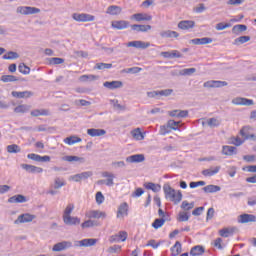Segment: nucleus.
Masks as SVG:
<instances>
[{"instance_id": "10", "label": "nucleus", "mask_w": 256, "mask_h": 256, "mask_svg": "<svg viewBox=\"0 0 256 256\" xmlns=\"http://www.w3.org/2000/svg\"><path fill=\"white\" fill-rule=\"evenodd\" d=\"M97 245V239L86 238L76 242V247H93Z\"/></svg>"}, {"instance_id": "63", "label": "nucleus", "mask_w": 256, "mask_h": 256, "mask_svg": "<svg viewBox=\"0 0 256 256\" xmlns=\"http://www.w3.org/2000/svg\"><path fill=\"white\" fill-rule=\"evenodd\" d=\"M103 201H105V196H103V193L97 192L96 193V203L98 205H101V203H103Z\"/></svg>"}, {"instance_id": "30", "label": "nucleus", "mask_w": 256, "mask_h": 256, "mask_svg": "<svg viewBox=\"0 0 256 256\" xmlns=\"http://www.w3.org/2000/svg\"><path fill=\"white\" fill-rule=\"evenodd\" d=\"M63 221L65 225H79L81 223V219H79V217L72 216L63 217Z\"/></svg>"}, {"instance_id": "7", "label": "nucleus", "mask_w": 256, "mask_h": 256, "mask_svg": "<svg viewBox=\"0 0 256 256\" xmlns=\"http://www.w3.org/2000/svg\"><path fill=\"white\" fill-rule=\"evenodd\" d=\"M71 247H73V243L71 241H62V242L56 243L53 246L52 251H55V252L65 251V249H71Z\"/></svg>"}, {"instance_id": "51", "label": "nucleus", "mask_w": 256, "mask_h": 256, "mask_svg": "<svg viewBox=\"0 0 256 256\" xmlns=\"http://www.w3.org/2000/svg\"><path fill=\"white\" fill-rule=\"evenodd\" d=\"M111 67H113V64L111 63H96L94 69H98L99 71H101L103 69H111Z\"/></svg>"}, {"instance_id": "44", "label": "nucleus", "mask_w": 256, "mask_h": 256, "mask_svg": "<svg viewBox=\"0 0 256 256\" xmlns=\"http://www.w3.org/2000/svg\"><path fill=\"white\" fill-rule=\"evenodd\" d=\"M18 71L22 73V75H29V73H31V68L25 65V63H20L18 66Z\"/></svg>"}, {"instance_id": "25", "label": "nucleus", "mask_w": 256, "mask_h": 256, "mask_svg": "<svg viewBox=\"0 0 256 256\" xmlns=\"http://www.w3.org/2000/svg\"><path fill=\"white\" fill-rule=\"evenodd\" d=\"M129 27V23L125 20H119V21H113L112 22V28L118 29L119 31L123 29H127Z\"/></svg>"}, {"instance_id": "19", "label": "nucleus", "mask_w": 256, "mask_h": 256, "mask_svg": "<svg viewBox=\"0 0 256 256\" xmlns=\"http://www.w3.org/2000/svg\"><path fill=\"white\" fill-rule=\"evenodd\" d=\"M131 29L137 33H147V31H151V25L133 24Z\"/></svg>"}, {"instance_id": "37", "label": "nucleus", "mask_w": 256, "mask_h": 256, "mask_svg": "<svg viewBox=\"0 0 256 256\" xmlns=\"http://www.w3.org/2000/svg\"><path fill=\"white\" fill-rule=\"evenodd\" d=\"M63 161H68V163H72V161H78L79 163H85V158L79 156H64L62 158Z\"/></svg>"}, {"instance_id": "54", "label": "nucleus", "mask_w": 256, "mask_h": 256, "mask_svg": "<svg viewBox=\"0 0 256 256\" xmlns=\"http://www.w3.org/2000/svg\"><path fill=\"white\" fill-rule=\"evenodd\" d=\"M196 71V68H185L180 71V75L190 76L193 75V73H196Z\"/></svg>"}, {"instance_id": "50", "label": "nucleus", "mask_w": 256, "mask_h": 256, "mask_svg": "<svg viewBox=\"0 0 256 256\" xmlns=\"http://www.w3.org/2000/svg\"><path fill=\"white\" fill-rule=\"evenodd\" d=\"M189 217H190L189 213L179 212L177 221H179L180 223H185V221H189Z\"/></svg>"}, {"instance_id": "38", "label": "nucleus", "mask_w": 256, "mask_h": 256, "mask_svg": "<svg viewBox=\"0 0 256 256\" xmlns=\"http://www.w3.org/2000/svg\"><path fill=\"white\" fill-rule=\"evenodd\" d=\"M249 41H251V36H240L234 40L233 45L239 46Z\"/></svg>"}, {"instance_id": "52", "label": "nucleus", "mask_w": 256, "mask_h": 256, "mask_svg": "<svg viewBox=\"0 0 256 256\" xmlns=\"http://www.w3.org/2000/svg\"><path fill=\"white\" fill-rule=\"evenodd\" d=\"M27 111H29V106L25 104L18 105L14 108V113H27Z\"/></svg>"}, {"instance_id": "32", "label": "nucleus", "mask_w": 256, "mask_h": 256, "mask_svg": "<svg viewBox=\"0 0 256 256\" xmlns=\"http://www.w3.org/2000/svg\"><path fill=\"white\" fill-rule=\"evenodd\" d=\"M202 191H204V193H219V191H221V187L217 186V185L210 184V185L203 187Z\"/></svg>"}, {"instance_id": "49", "label": "nucleus", "mask_w": 256, "mask_h": 256, "mask_svg": "<svg viewBox=\"0 0 256 256\" xmlns=\"http://www.w3.org/2000/svg\"><path fill=\"white\" fill-rule=\"evenodd\" d=\"M98 225L95 220H86L81 224L82 229H89V227H96Z\"/></svg>"}, {"instance_id": "8", "label": "nucleus", "mask_w": 256, "mask_h": 256, "mask_svg": "<svg viewBox=\"0 0 256 256\" xmlns=\"http://www.w3.org/2000/svg\"><path fill=\"white\" fill-rule=\"evenodd\" d=\"M161 57H164V59H181L183 58V54L179 52V50H172V51H166L160 53Z\"/></svg>"}, {"instance_id": "28", "label": "nucleus", "mask_w": 256, "mask_h": 256, "mask_svg": "<svg viewBox=\"0 0 256 256\" xmlns=\"http://www.w3.org/2000/svg\"><path fill=\"white\" fill-rule=\"evenodd\" d=\"M219 171H221V166H216L214 168L203 170L202 175H204V177H213V175H217Z\"/></svg>"}, {"instance_id": "46", "label": "nucleus", "mask_w": 256, "mask_h": 256, "mask_svg": "<svg viewBox=\"0 0 256 256\" xmlns=\"http://www.w3.org/2000/svg\"><path fill=\"white\" fill-rule=\"evenodd\" d=\"M250 129H251V127H249V126H244V127H242V129L240 130V135H241V137H243L244 141L249 140V136H250L249 130H250Z\"/></svg>"}, {"instance_id": "33", "label": "nucleus", "mask_w": 256, "mask_h": 256, "mask_svg": "<svg viewBox=\"0 0 256 256\" xmlns=\"http://www.w3.org/2000/svg\"><path fill=\"white\" fill-rule=\"evenodd\" d=\"M145 189L153 191V193H159L161 191V186L159 184H155L153 182L144 183Z\"/></svg>"}, {"instance_id": "45", "label": "nucleus", "mask_w": 256, "mask_h": 256, "mask_svg": "<svg viewBox=\"0 0 256 256\" xmlns=\"http://www.w3.org/2000/svg\"><path fill=\"white\" fill-rule=\"evenodd\" d=\"M195 207V202H188L187 200H184L181 204V209L183 211H191Z\"/></svg>"}, {"instance_id": "9", "label": "nucleus", "mask_w": 256, "mask_h": 256, "mask_svg": "<svg viewBox=\"0 0 256 256\" xmlns=\"http://www.w3.org/2000/svg\"><path fill=\"white\" fill-rule=\"evenodd\" d=\"M35 219V215L25 213L18 216V218L14 221L15 225H19V223H31Z\"/></svg>"}, {"instance_id": "62", "label": "nucleus", "mask_w": 256, "mask_h": 256, "mask_svg": "<svg viewBox=\"0 0 256 256\" xmlns=\"http://www.w3.org/2000/svg\"><path fill=\"white\" fill-rule=\"evenodd\" d=\"M221 123L219 122V120H217V118H210L208 120V125L209 127H219Z\"/></svg>"}, {"instance_id": "29", "label": "nucleus", "mask_w": 256, "mask_h": 256, "mask_svg": "<svg viewBox=\"0 0 256 256\" xmlns=\"http://www.w3.org/2000/svg\"><path fill=\"white\" fill-rule=\"evenodd\" d=\"M8 203H27V197L17 194L8 199Z\"/></svg>"}, {"instance_id": "5", "label": "nucleus", "mask_w": 256, "mask_h": 256, "mask_svg": "<svg viewBox=\"0 0 256 256\" xmlns=\"http://www.w3.org/2000/svg\"><path fill=\"white\" fill-rule=\"evenodd\" d=\"M126 47H134L135 49H147L151 47L150 42H145L141 40H135V41H130L126 44Z\"/></svg>"}, {"instance_id": "47", "label": "nucleus", "mask_w": 256, "mask_h": 256, "mask_svg": "<svg viewBox=\"0 0 256 256\" xmlns=\"http://www.w3.org/2000/svg\"><path fill=\"white\" fill-rule=\"evenodd\" d=\"M8 153H21V147L17 144H11L6 147Z\"/></svg>"}, {"instance_id": "4", "label": "nucleus", "mask_w": 256, "mask_h": 256, "mask_svg": "<svg viewBox=\"0 0 256 256\" xmlns=\"http://www.w3.org/2000/svg\"><path fill=\"white\" fill-rule=\"evenodd\" d=\"M89 177H93V172L86 171L76 175H72L70 176V180L75 181V183H80V181H85L89 179Z\"/></svg>"}, {"instance_id": "23", "label": "nucleus", "mask_w": 256, "mask_h": 256, "mask_svg": "<svg viewBox=\"0 0 256 256\" xmlns=\"http://www.w3.org/2000/svg\"><path fill=\"white\" fill-rule=\"evenodd\" d=\"M102 177L107 178V180H105V185H107V187H113V185H115V182L113 181V179H115V174L105 171L102 173Z\"/></svg>"}, {"instance_id": "15", "label": "nucleus", "mask_w": 256, "mask_h": 256, "mask_svg": "<svg viewBox=\"0 0 256 256\" xmlns=\"http://www.w3.org/2000/svg\"><path fill=\"white\" fill-rule=\"evenodd\" d=\"M22 169L27 173H43V168L31 164H21Z\"/></svg>"}, {"instance_id": "42", "label": "nucleus", "mask_w": 256, "mask_h": 256, "mask_svg": "<svg viewBox=\"0 0 256 256\" xmlns=\"http://www.w3.org/2000/svg\"><path fill=\"white\" fill-rule=\"evenodd\" d=\"M0 81L3 83H13L15 81H19L14 75H3L0 78Z\"/></svg>"}, {"instance_id": "3", "label": "nucleus", "mask_w": 256, "mask_h": 256, "mask_svg": "<svg viewBox=\"0 0 256 256\" xmlns=\"http://www.w3.org/2000/svg\"><path fill=\"white\" fill-rule=\"evenodd\" d=\"M72 19H74V21H77L78 23H87L95 21V16L85 13H74L72 14Z\"/></svg>"}, {"instance_id": "57", "label": "nucleus", "mask_w": 256, "mask_h": 256, "mask_svg": "<svg viewBox=\"0 0 256 256\" xmlns=\"http://www.w3.org/2000/svg\"><path fill=\"white\" fill-rule=\"evenodd\" d=\"M231 141H232V145H235L236 147H241V145H243V143H245V139L242 140L239 137H236V138L232 137Z\"/></svg>"}, {"instance_id": "24", "label": "nucleus", "mask_w": 256, "mask_h": 256, "mask_svg": "<svg viewBox=\"0 0 256 256\" xmlns=\"http://www.w3.org/2000/svg\"><path fill=\"white\" fill-rule=\"evenodd\" d=\"M193 45H209V43H213V39L209 37L204 38H194L191 40Z\"/></svg>"}, {"instance_id": "18", "label": "nucleus", "mask_w": 256, "mask_h": 256, "mask_svg": "<svg viewBox=\"0 0 256 256\" xmlns=\"http://www.w3.org/2000/svg\"><path fill=\"white\" fill-rule=\"evenodd\" d=\"M11 95H12V97H15L16 99H29V97H33V92H31V91H23V92L12 91Z\"/></svg>"}, {"instance_id": "2", "label": "nucleus", "mask_w": 256, "mask_h": 256, "mask_svg": "<svg viewBox=\"0 0 256 256\" xmlns=\"http://www.w3.org/2000/svg\"><path fill=\"white\" fill-rule=\"evenodd\" d=\"M16 13H20V15H37V13H41V9L31 6H19L16 9Z\"/></svg>"}, {"instance_id": "1", "label": "nucleus", "mask_w": 256, "mask_h": 256, "mask_svg": "<svg viewBox=\"0 0 256 256\" xmlns=\"http://www.w3.org/2000/svg\"><path fill=\"white\" fill-rule=\"evenodd\" d=\"M163 191L165 194V198L169 199L174 205H179L181 201L183 200V193H181V190H175L171 187L169 184H164Z\"/></svg>"}, {"instance_id": "35", "label": "nucleus", "mask_w": 256, "mask_h": 256, "mask_svg": "<svg viewBox=\"0 0 256 256\" xmlns=\"http://www.w3.org/2000/svg\"><path fill=\"white\" fill-rule=\"evenodd\" d=\"M30 115L32 117L47 116V115H49V110H47V109H35V110L31 111Z\"/></svg>"}, {"instance_id": "12", "label": "nucleus", "mask_w": 256, "mask_h": 256, "mask_svg": "<svg viewBox=\"0 0 256 256\" xmlns=\"http://www.w3.org/2000/svg\"><path fill=\"white\" fill-rule=\"evenodd\" d=\"M233 105H245L246 107H250V105H254L255 102L251 99L243 98V97H236L232 99Z\"/></svg>"}, {"instance_id": "6", "label": "nucleus", "mask_w": 256, "mask_h": 256, "mask_svg": "<svg viewBox=\"0 0 256 256\" xmlns=\"http://www.w3.org/2000/svg\"><path fill=\"white\" fill-rule=\"evenodd\" d=\"M228 83L226 81H219V80H210L206 81L203 84V87H206L208 89H213V88H219V87H227Z\"/></svg>"}, {"instance_id": "48", "label": "nucleus", "mask_w": 256, "mask_h": 256, "mask_svg": "<svg viewBox=\"0 0 256 256\" xmlns=\"http://www.w3.org/2000/svg\"><path fill=\"white\" fill-rule=\"evenodd\" d=\"M2 59H5V60L19 59V53L9 51L7 54L2 56Z\"/></svg>"}, {"instance_id": "64", "label": "nucleus", "mask_w": 256, "mask_h": 256, "mask_svg": "<svg viewBox=\"0 0 256 256\" xmlns=\"http://www.w3.org/2000/svg\"><path fill=\"white\" fill-rule=\"evenodd\" d=\"M121 251V246L113 245L108 248V253H119Z\"/></svg>"}, {"instance_id": "11", "label": "nucleus", "mask_w": 256, "mask_h": 256, "mask_svg": "<svg viewBox=\"0 0 256 256\" xmlns=\"http://www.w3.org/2000/svg\"><path fill=\"white\" fill-rule=\"evenodd\" d=\"M103 87H106V89H110V91H113L115 89H121V87H123V82L119 80L106 81L103 83Z\"/></svg>"}, {"instance_id": "31", "label": "nucleus", "mask_w": 256, "mask_h": 256, "mask_svg": "<svg viewBox=\"0 0 256 256\" xmlns=\"http://www.w3.org/2000/svg\"><path fill=\"white\" fill-rule=\"evenodd\" d=\"M203 253H205V248L201 245L194 246L190 250L191 256H200L203 255Z\"/></svg>"}, {"instance_id": "14", "label": "nucleus", "mask_w": 256, "mask_h": 256, "mask_svg": "<svg viewBox=\"0 0 256 256\" xmlns=\"http://www.w3.org/2000/svg\"><path fill=\"white\" fill-rule=\"evenodd\" d=\"M125 215H129V204H127V202L119 205L117 211V218L120 219V217H125Z\"/></svg>"}, {"instance_id": "58", "label": "nucleus", "mask_w": 256, "mask_h": 256, "mask_svg": "<svg viewBox=\"0 0 256 256\" xmlns=\"http://www.w3.org/2000/svg\"><path fill=\"white\" fill-rule=\"evenodd\" d=\"M61 187H65V181H62L61 178H55L54 189H61Z\"/></svg>"}, {"instance_id": "56", "label": "nucleus", "mask_w": 256, "mask_h": 256, "mask_svg": "<svg viewBox=\"0 0 256 256\" xmlns=\"http://www.w3.org/2000/svg\"><path fill=\"white\" fill-rule=\"evenodd\" d=\"M159 133L160 135H167L171 133V128L169 127V124L160 126Z\"/></svg>"}, {"instance_id": "60", "label": "nucleus", "mask_w": 256, "mask_h": 256, "mask_svg": "<svg viewBox=\"0 0 256 256\" xmlns=\"http://www.w3.org/2000/svg\"><path fill=\"white\" fill-rule=\"evenodd\" d=\"M167 124L170 130L177 131V129H179V122L175 120H169Z\"/></svg>"}, {"instance_id": "41", "label": "nucleus", "mask_w": 256, "mask_h": 256, "mask_svg": "<svg viewBox=\"0 0 256 256\" xmlns=\"http://www.w3.org/2000/svg\"><path fill=\"white\" fill-rule=\"evenodd\" d=\"M172 256H177L181 253V242L176 241V243L170 249Z\"/></svg>"}, {"instance_id": "17", "label": "nucleus", "mask_w": 256, "mask_h": 256, "mask_svg": "<svg viewBox=\"0 0 256 256\" xmlns=\"http://www.w3.org/2000/svg\"><path fill=\"white\" fill-rule=\"evenodd\" d=\"M127 163H143L145 161V155L134 154L126 158Z\"/></svg>"}, {"instance_id": "20", "label": "nucleus", "mask_w": 256, "mask_h": 256, "mask_svg": "<svg viewBox=\"0 0 256 256\" xmlns=\"http://www.w3.org/2000/svg\"><path fill=\"white\" fill-rule=\"evenodd\" d=\"M132 19H135V21H138V22L151 21V19H153V16L147 13H136L132 15Z\"/></svg>"}, {"instance_id": "34", "label": "nucleus", "mask_w": 256, "mask_h": 256, "mask_svg": "<svg viewBox=\"0 0 256 256\" xmlns=\"http://www.w3.org/2000/svg\"><path fill=\"white\" fill-rule=\"evenodd\" d=\"M246 29H247V25H245V24H237V25L233 26L232 33L234 35H241V33H243Z\"/></svg>"}, {"instance_id": "22", "label": "nucleus", "mask_w": 256, "mask_h": 256, "mask_svg": "<svg viewBox=\"0 0 256 256\" xmlns=\"http://www.w3.org/2000/svg\"><path fill=\"white\" fill-rule=\"evenodd\" d=\"M160 37H162V39H172V38L177 39V37H179V34L177 33V31L164 30L160 32Z\"/></svg>"}, {"instance_id": "43", "label": "nucleus", "mask_w": 256, "mask_h": 256, "mask_svg": "<svg viewBox=\"0 0 256 256\" xmlns=\"http://www.w3.org/2000/svg\"><path fill=\"white\" fill-rule=\"evenodd\" d=\"M107 13L109 15H119L121 13V7L115 5L109 6Z\"/></svg>"}, {"instance_id": "40", "label": "nucleus", "mask_w": 256, "mask_h": 256, "mask_svg": "<svg viewBox=\"0 0 256 256\" xmlns=\"http://www.w3.org/2000/svg\"><path fill=\"white\" fill-rule=\"evenodd\" d=\"M82 139L77 136H70L64 139V143L67 145H75V143H81Z\"/></svg>"}, {"instance_id": "55", "label": "nucleus", "mask_w": 256, "mask_h": 256, "mask_svg": "<svg viewBox=\"0 0 256 256\" xmlns=\"http://www.w3.org/2000/svg\"><path fill=\"white\" fill-rule=\"evenodd\" d=\"M73 209H75V205L68 204L64 210L63 217H70L71 213H73Z\"/></svg>"}, {"instance_id": "61", "label": "nucleus", "mask_w": 256, "mask_h": 256, "mask_svg": "<svg viewBox=\"0 0 256 256\" xmlns=\"http://www.w3.org/2000/svg\"><path fill=\"white\" fill-rule=\"evenodd\" d=\"M229 27H231V23L220 22L216 25V30L223 31L224 29H229Z\"/></svg>"}, {"instance_id": "16", "label": "nucleus", "mask_w": 256, "mask_h": 256, "mask_svg": "<svg viewBox=\"0 0 256 256\" xmlns=\"http://www.w3.org/2000/svg\"><path fill=\"white\" fill-rule=\"evenodd\" d=\"M195 27V22L192 20H183L178 23V28L183 31H187L189 29H193Z\"/></svg>"}, {"instance_id": "59", "label": "nucleus", "mask_w": 256, "mask_h": 256, "mask_svg": "<svg viewBox=\"0 0 256 256\" xmlns=\"http://www.w3.org/2000/svg\"><path fill=\"white\" fill-rule=\"evenodd\" d=\"M99 76L97 75H83L81 76V81H97Z\"/></svg>"}, {"instance_id": "39", "label": "nucleus", "mask_w": 256, "mask_h": 256, "mask_svg": "<svg viewBox=\"0 0 256 256\" xmlns=\"http://www.w3.org/2000/svg\"><path fill=\"white\" fill-rule=\"evenodd\" d=\"M165 221H169L167 218H156L152 223L154 229H161L162 225H165Z\"/></svg>"}, {"instance_id": "53", "label": "nucleus", "mask_w": 256, "mask_h": 256, "mask_svg": "<svg viewBox=\"0 0 256 256\" xmlns=\"http://www.w3.org/2000/svg\"><path fill=\"white\" fill-rule=\"evenodd\" d=\"M219 235L220 237H229V235H233V229H229V228H224L219 230Z\"/></svg>"}, {"instance_id": "26", "label": "nucleus", "mask_w": 256, "mask_h": 256, "mask_svg": "<svg viewBox=\"0 0 256 256\" xmlns=\"http://www.w3.org/2000/svg\"><path fill=\"white\" fill-rule=\"evenodd\" d=\"M106 133L107 131H105V129L90 128L87 130V134L90 135V137H102V135Z\"/></svg>"}, {"instance_id": "27", "label": "nucleus", "mask_w": 256, "mask_h": 256, "mask_svg": "<svg viewBox=\"0 0 256 256\" xmlns=\"http://www.w3.org/2000/svg\"><path fill=\"white\" fill-rule=\"evenodd\" d=\"M88 217L89 219H101V218L104 219L107 217V214L99 210H91L90 212H88Z\"/></svg>"}, {"instance_id": "13", "label": "nucleus", "mask_w": 256, "mask_h": 256, "mask_svg": "<svg viewBox=\"0 0 256 256\" xmlns=\"http://www.w3.org/2000/svg\"><path fill=\"white\" fill-rule=\"evenodd\" d=\"M238 223H256V216L253 214H242L238 216Z\"/></svg>"}, {"instance_id": "36", "label": "nucleus", "mask_w": 256, "mask_h": 256, "mask_svg": "<svg viewBox=\"0 0 256 256\" xmlns=\"http://www.w3.org/2000/svg\"><path fill=\"white\" fill-rule=\"evenodd\" d=\"M131 135L137 141H143V139H145V136H143V133L141 132V128H136V129L132 130Z\"/></svg>"}, {"instance_id": "21", "label": "nucleus", "mask_w": 256, "mask_h": 256, "mask_svg": "<svg viewBox=\"0 0 256 256\" xmlns=\"http://www.w3.org/2000/svg\"><path fill=\"white\" fill-rule=\"evenodd\" d=\"M222 155L231 157L237 155V147L225 145L222 147Z\"/></svg>"}]
</instances>
